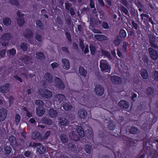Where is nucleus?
Masks as SVG:
<instances>
[{"instance_id":"c756f323","label":"nucleus","mask_w":158,"mask_h":158,"mask_svg":"<svg viewBox=\"0 0 158 158\" xmlns=\"http://www.w3.org/2000/svg\"><path fill=\"white\" fill-rule=\"evenodd\" d=\"M63 107L65 110H69L72 108V106L70 104L66 103L63 105Z\"/></svg>"},{"instance_id":"e433bc0d","label":"nucleus","mask_w":158,"mask_h":158,"mask_svg":"<svg viewBox=\"0 0 158 158\" xmlns=\"http://www.w3.org/2000/svg\"><path fill=\"white\" fill-rule=\"evenodd\" d=\"M150 155L152 156V158H158V152L157 151H154Z\"/></svg>"},{"instance_id":"79ce46f5","label":"nucleus","mask_w":158,"mask_h":158,"mask_svg":"<svg viewBox=\"0 0 158 158\" xmlns=\"http://www.w3.org/2000/svg\"><path fill=\"white\" fill-rule=\"evenodd\" d=\"M61 139L63 143H65L67 141L68 138L65 135H61Z\"/></svg>"},{"instance_id":"9b49d317","label":"nucleus","mask_w":158,"mask_h":158,"mask_svg":"<svg viewBox=\"0 0 158 158\" xmlns=\"http://www.w3.org/2000/svg\"><path fill=\"white\" fill-rule=\"evenodd\" d=\"M10 85L8 83H6L0 87V91L2 93H6L9 91Z\"/></svg>"},{"instance_id":"7ed1b4c3","label":"nucleus","mask_w":158,"mask_h":158,"mask_svg":"<svg viewBox=\"0 0 158 158\" xmlns=\"http://www.w3.org/2000/svg\"><path fill=\"white\" fill-rule=\"evenodd\" d=\"M17 16L19 17L17 19V22L19 26H22L24 23V20L23 18L24 14L19 11L17 12Z\"/></svg>"},{"instance_id":"6e6552de","label":"nucleus","mask_w":158,"mask_h":158,"mask_svg":"<svg viewBox=\"0 0 158 158\" xmlns=\"http://www.w3.org/2000/svg\"><path fill=\"white\" fill-rule=\"evenodd\" d=\"M34 145L37 148L38 152L40 154L44 153L46 151L45 147L40 143H34Z\"/></svg>"},{"instance_id":"9d476101","label":"nucleus","mask_w":158,"mask_h":158,"mask_svg":"<svg viewBox=\"0 0 158 158\" xmlns=\"http://www.w3.org/2000/svg\"><path fill=\"white\" fill-rule=\"evenodd\" d=\"M95 91L96 94L99 96H101L104 93V89L100 85H98L95 87Z\"/></svg>"},{"instance_id":"f257e3e1","label":"nucleus","mask_w":158,"mask_h":158,"mask_svg":"<svg viewBox=\"0 0 158 158\" xmlns=\"http://www.w3.org/2000/svg\"><path fill=\"white\" fill-rule=\"evenodd\" d=\"M76 129L77 131H75L73 129V131L72 133H71L69 135L70 138L75 141L79 140V138L77 133L81 137H83L84 135V131L81 127L77 126Z\"/></svg>"},{"instance_id":"f704fd0d","label":"nucleus","mask_w":158,"mask_h":158,"mask_svg":"<svg viewBox=\"0 0 158 158\" xmlns=\"http://www.w3.org/2000/svg\"><path fill=\"white\" fill-rule=\"evenodd\" d=\"M36 57L40 60L44 58V54L41 52H38L36 54Z\"/></svg>"},{"instance_id":"680f3d73","label":"nucleus","mask_w":158,"mask_h":158,"mask_svg":"<svg viewBox=\"0 0 158 158\" xmlns=\"http://www.w3.org/2000/svg\"><path fill=\"white\" fill-rule=\"evenodd\" d=\"M85 49H84V53L85 54H86L89 52L88 48V45H86L85 46ZM83 50H84V48H82Z\"/></svg>"},{"instance_id":"7c9ffc66","label":"nucleus","mask_w":158,"mask_h":158,"mask_svg":"<svg viewBox=\"0 0 158 158\" xmlns=\"http://www.w3.org/2000/svg\"><path fill=\"white\" fill-rule=\"evenodd\" d=\"M68 121L64 118H62L60 119L59 123L62 125H64L67 124Z\"/></svg>"},{"instance_id":"37998d69","label":"nucleus","mask_w":158,"mask_h":158,"mask_svg":"<svg viewBox=\"0 0 158 158\" xmlns=\"http://www.w3.org/2000/svg\"><path fill=\"white\" fill-rule=\"evenodd\" d=\"M141 17L142 19L144 22L146 21L147 20V19L148 18V16L144 14H142L141 15Z\"/></svg>"},{"instance_id":"bf43d9fd","label":"nucleus","mask_w":158,"mask_h":158,"mask_svg":"<svg viewBox=\"0 0 158 158\" xmlns=\"http://www.w3.org/2000/svg\"><path fill=\"white\" fill-rule=\"evenodd\" d=\"M143 60L144 62L147 63L148 62V60L147 56H143Z\"/></svg>"},{"instance_id":"cd10ccee","label":"nucleus","mask_w":158,"mask_h":158,"mask_svg":"<svg viewBox=\"0 0 158 158\" xmlns=\"http://www.w3.org/2000/svg\"><path fill=\"white\" fill-rule=\"evenodd\" d=\"M42 122L43 123H46L48 125H51L52 122L51 120L47 119L46 118H43L42 119Z\"/></svg>"},{"instance_id":"4d7b16f0","label":"nucleus","mask_w":158,"mask_h":158,"mask_svg":"<svg viewBox=\"0 0 158 158\" xmlns=\"http://www.w3.org/2000/svg\"><path fill=\"white\" fill-rule=\"evenodd\" d=\"M43 102L40 100H37L36 101L35 103L37 105H41L43 104Z\"/></svg>"},{"instance_id":"393cba45","label":"nucleus","mask_w":158,"mask_h":158,"mask_svg":"<svg viewBox=\"0 0 158 158\" xmlns=\"http://www.w3.org/2000/svg\"><path fill=\"white\" fill-rule=\"evenodd\" d=\"M79 72L80 74L81 75L84 77L86 76L87 74V72L84 68L80 67L79 69Z\"/></svg>"},{"instance_id":"c03bdc74","label":"nucleus","mask_w":158,"mask_h":158,"mask_svg":"<svg viewBox=\"0 0 158 158\" xmlns=\"http://www.w3.org/2000/svg\"><path fill=\"white\" fill-rule=\"evenodd\" d=\"M90 49L91 51V53L92 55H94L95 52V48L94 46L92 45H90Z\"/></svg>"},{"instance_id":"5fc2aeb1","label":"nucleus","mask_w":158,"mask_h":158,"mask_svg":"<svg viewBox=\"0 0 158 158\" xmlns=\"http://www.w3.org/2000/svg\"><path fill=\"white\" fill-rule=\"evenodd\" d=\"M9 52L10 55H13L15 54L16 51L15 50L12 49L9 51Z\"/></svg>"},{"instance_id":"39448f33","label":"nucleus","mask_w":158,"mask_h":158,"mask_svg":"<svg viewBox=\"0 0 158 158\" xmlns=\"http://www.w3.org/2000/svg\"><path fill=\"white\" fill-rule=\"evenodd\" d=\"M10 35L9 34H6L2 37V39L0 40L1 43L3 46H6L8 43V40L10 38Z\"/></svg>"},{"instance_id":"423d86ee","label":"nucleus","mask_w":158,"mask_h":158,"mask_svg":"<svg viewBox=\"0 0 158 158\" xmlns=\"http://www.w3.org/2000/svg\"><path fill=\"white\" fill-rule=\"evenodd\" d=\"M55 80L56 86L57 88L60 89H63L64 88V85L62 81L59 78L56 77Z\"/></svg>"},{"instance_id":"b1692460","label":"nucleus","mask_w":158,"mask_h":158,"mask_svg":"<svg viewBox=\"0 0 158 158\" xmlns=\"http://www.w3.org/2000/svg\"><path fill=\"white\" fill-rule=\"evenodd\" d=\"M19 73V74L23 78H26L27 76L26 75V73H27V71L24 70L23 68L21 69Z\"/></svg>"},{"instance_id":"c85d7f7f","label":"nucleus","mask_w":158,"mask_h":158,"mask_svg":"<svg viewBox=\"0 0 158 158\" xmlns=\"http://www.w3.org/2000/svg\"><path fill=\"white\" fill-rule=\"evenodd\" d=\"M95 38L99 41L105 39V36L102 35H95L94 36Z\"/></svg>"},{"instance_id":"58836bf2","label":"nucleus","mask_w":158,"mask_h":158,"mask_svg":"<svg viewBox=\"0 0 158 158\" xmlns=\"http://www.w3.org/2000/svg\"><path fill=\"white\" fill-rule=\"evenodd\" d=\"M20 120V116L18 114H16L15 115V123L17 125H18L19 123Z\"/></svg>"},{"instance_id":"3c124183","label":"nucleus","mask_w":158,"mask_h":158,"mask_svg":"<svg viewBox=\"0 0 158 158\" xmlns=\"http://www.w3.org/2000/svg\"><path fill=\"white\" fill-rule=\"evenodd\" d=\"M120 43V40L117 38H116L114 41V44L117 45H118Z\"/></svg>"},{"instance_id":"ea45409f","label":"nucleus","mask_w":158,"mask_h":158,"mask_svg":"<svg viewBox=\"0 0 158 158\" xmlns=\"http://www.w3.org/2000/svg\"><path fill=\"white\" fill-rule=\"evenodd\" d=\"M9 2L10 4L18 6L19 5V3L17 0H10Z\"/></svg>"},{"instance_id":"dca6fc26","label":"nucleus","mask_w":158,"mask_h":158,"mask_svg":"<svg viewBox=\"0 0 158 158\" xmlns=\"http://www.w3.org/2000/svg\"><path fill=\"white\" fill-rule=\"evenodd\" d=\"M36 113L39 117L42 116L45 112V109L43 107L38 106L36 108Z\"/></svg>"},{"instance_id":"e2e57ef3","label":"nucleus","mask_w":158,"mask_h":158,"mask_svg":"<svg viewBox=\"0 0 158 158\" xmlns=\"http://www.w3.org/2000/svg\"><path fill=\"white\" fill-rule=\"evenodd\" d=\"M25 62L26 64H29L31 61V59L29 57H27V58H25Z\"/></svg>"},{"instance_id":"603ef678","label":"nucleus","mask_w":158,"mask_h":158,"mask_svg":"<svg viewBox=\"0 0 158 158\" xmlns=\"http://www.w3.org/2000/svg\"><path fill=\"white\" fill-rule=\"evenodd\" d=\"M52 67L54 69L58 67L59 64L56 62H54L52 63L51 64Z\"/></svg>"},{"instance_id":"69168bd1","label":"nucleus","mask_w":158,"mask_h":158,"mask_svg":"<svg viewBox=\"0 0 158 158\" xmlns=\"http://www.w3.org/2000/svg\"><path fill=\"white\" fill-rule=\"evenodd\" d=\"M31 154V152L30 151H26L24 153V155L26 157H28L30 154Z\"/></svg>"},{"instance_id":"473e14b6","label":"nucleus","mask_w":158,"mask_h":158,"mask_svg":"<svg viewBox=\"0 0 158 158\" xmlns=\"http://www.w3.org/2000/svg\"><path fill=\"white\" fill-rule=\"evenodd\" d=\"M139 131L138 129L135 127H132L130 130V132L132 134H135Z\"/></svg>"},{"instance_id":"6e6d98bb","label":"nucleus","mask_w":158,"mask_h":158,"mask_svg":"<svg viewBox=\"0 0 158 158\" xmlns=\"http://www.w3.org/2000/svg\"><path fill=\"white\" fill-rule=\"evenodd\" d=\"M123 12L126 15H127L129 13L127 10L124 7H122L121 8Z\"/></svg>"},{"instance_id":"20e7f679","label":"nucleus","mask_w":158,"mask_h":158,"mask_svg":"<svg viewBox=\"0 0 158 158\" xmlns=\"http://www.w3.org/2000/svg\"><path fill=\"white\" fill-rule=\"evenodd\" d=\"M149 53L152 59L156 60L157 59L158 53L156 50L149 48Z\"/></svg>"},{"instance_id":"ddd939ff","label":"nucleus","mask_w":158,"mask_h":158,"mask_svg":"<svg viewBox=\"0 0 158 158\" xmlns=\"http://www.w3.org/2000/svg\"><path fill=\"white\" fill-rule=\"evenodd\" d=\"M7 115L6 110L3 109L0 110V121H2L6 118Z\"/></svg>"},{"instance_id":"412c9836","label":"nucleus","mask_w":158,"mask_h":158,"mask_svg":"<svg viewBox=\"0 0 158 158\" xmlns=\"http://www.w3.org/2000/svg\"><path fill=\"white\" fill-rule=\"evenodd\" d=\"M111 80L114 83L116 84H118L121 82V79L120 78L116 76L111 77Z\"/></svg>"},{"instance_id":"de8ad7c7","label":"nucleus","mask_w":158,"mask_h":158,"mask_svg":"<svg viewBox=\"0 0 158 158\" xmlns=\"http://www.w3.org/2000/svg\"><path fill=\"white\" fill-rule=\"evenodd\" d=\"M20 47L22 50L24 51H26L27 50V45L23 43H22Z\"/></svg>"},{"instance_id":"a19ab883","label":"nucleus","mask_w":158,"mask_h":158,"mask_svg":"<svg viewBox=\"0 0 158 158\" xmlns=\"http://www.w3.org/2000/svg\"><path fill=\"white\" fill-rule=\"evenodd\" d=\"M85 150L87 153L90 154L91 151V147L89 145H87L85 147Z\"/></svg>"},{"instance_id":"864d4df0","label":"nucleus","mask_w":158,"mask_h":158,"mask_svg":"<svg viewBox=\"0 0 158 158\" xmlns=\"http://www.w3.org/2000/svg\"><path fill=\"white\" fill-rule=\"evenodd\" d=\"M102 27L104 29H107L109 26L107 23L105 22H103L102 24Z\"/></svg>"},{"instance_id":"338daca9","label":"nucleus","mask_w":158,"mask_h":158,"mask_svg":"<svg viewBox=\"0 0 158 158\" xmlns=\"http://www.w3.org/2000/svg\"><path fill=\"white\" fill-rule=\"evenodd\" d=\"M6 54V51L5 50H2L0 52V55L2 57H3L5 56Z\"/></svg>"},{"instance_id":"774afa93","label":"nucleus","mask_w":158,"mask_h":158,"mask_svg":"<svg viewBox=\"0 0 158 158\" xmlns=\"http://www.w3.org/2000/svg\"><path fill=\"white\" fill-rule=\"evenodd\" d=\"M29 122L31 123H34L35 124L36 123L35 121L33 118H31L29 120Z\"/></svg>"},{"instance_id":"a211bd4d","label":"nucleus","mask_w":158,"mask_h":158,"mask_svg":"<svg viewBox=\"0 0 158 158\" xmlns=\"http://www.w3.org/2000/svg\"><path fill=\"white\" fill-rule=\"evenodd\" d=\"M78 114L80 118L84 119L87 116V112L83 109H80L79 111Z\"/></svg>"},{"instance_id":"0e129e2a","label":"nucleus","mask_w":158,"mask_h":158,"mask_svg":"<svg viewBox=\"0 0 158 158\" xmlns=\"http://www.w3.org/2000/svg\"><path fill=\"white\" fill-rule=\"evenodd\" d=\"M50 134V132L49 131H48L46 132L45 136H44V138L46 139L48 137Z\"/></svg>"},{"instance_id":"a878e982","label":"nucleus","mask_w":158,"mask_h":158,"mask_svg":"<svg viewBox=\"0 0 158 158\" xmlns=\"http://www.w3.org/2000/svg\"><path fill=\"white\" fill-rule=\"evenodd\" d=\"M142 77L144 79H146L148 78V74L147 71L145 69H142L141 72Z\"/></svg>"},{"instance_id":"bb28decb","label":"nucleus","mask_w":158,"mask_h":158,"mask_svg":"<svg viewBox=\"0 0 158 158\" xmlns=\"http://www.w3.org/2000/svg\"><path fill=\"white\" fill-rule=\"evenodd\" d=\"M2 23L8 26L10 24L11 20L9 18H5L3 19Z\"/></svg>"},{"instance_id":"4468645a","label":"nucleus","mask_w":158,"mask_h":158,"mask_svg":"<svg viewBox=\"0 0 158 158\" xmlns=\"http://www.w3.org/2000/svg\"><path fill=\"white\" fill-rule=\"evenodd\" d=\"M152 35L151 34H149V42L150 44L152 47L155 48H158L157 44L155 43V38L154 37L152 36L151 38Z\"/></svg>"},{"instance_id":"1a4fd4ad","label":"nucleus","mask_w":158,"mask_h":158,"mask_svg":"<svg viewBox=\"0 0 158 158\" xmlns=\"http://www.w3.org/2000/svg\"><path fill=\"white\" fill-rule=\"evenodd\" d=\"M52 75L49 73H47L45 75L44 80L45 81L44 84L45 85L46 83L50 84L52 82Z\"/></svg>"},{"instance_id":"72a5a7b5","label":"nucleus","mask_w":158,"mask_h":158,"mask_svg":"<svg viewBox=\"0 0 158 158\" xmlns=\"http://www.w3.org/2000/svg\"><path fill=\"white\" fill-rule=\"evenodd\" d=\"M119 35L120 37L122 38L125 37L127 35L125 31L124 30H121L119 32Z\"/></svg>"},{"instance_id":"0eeeda50","label":"nucleus","mask_w":158,"mask_h":158,"mask_svg":"<svg viewBox=\"0 0 158 158\" xmlns=\"http://www.w3.org/2000/svg\"><path fill=\"white\" fill-rule=\"evenodd\" d=\"M42 96L44 98H50L52 97V92L48 90H44L40 92Z\"/></svg>"},{"instance_id":"4be33fe9","label":"nucleus","mask_w":158,"mask_h":158,"mask_svg":"<svg viewBox=\"0 0 158 158\" xmlns=\"http://www.w3.org/2000/svg\"><path fill=\"white\" fill-rule=\"evenodd\" d=\"M49 116L51 118H56L57 115V111L53 109H50L49 112Z\"/></svg>"},{"instance_id":"2eb2a0df","label":"nucleus","mask_w":158,"mask_h":158,"mask_svg":"<svg viewBox=\"0 0 158 158\" xmlns=\"http://www.w3.org/2000/svg\"><path fill=\"white\" fill-rule=\"evenodd\" d=\"M23 35L26 38L29 40V42L32 44V42L31 41L32 37V32L30 30H26L24 32Z\"/></svg>"},{"instance_id":"c9c22d12","label":"nucleus","mask_w":158,"mask_h":158,"mask_svg":"<svg viewBox=\"0 0 158 158\" xmlns=\"http://www.w3.org/2000/svg\"><path fill=\"white\" fill-rule=\"evenodd\" d=\"M152 78L154 80L158 81V72L155 71L152 76Z\"/></svg>"},{"instance_id":"6ab92c4d","label":"nucleus","mask_w":158,"mask_h":158,"mask_svg":"<svg viewBox=\"0 0 158 158\" xmlns=\"http://www.w3.org/2000/svg\"><path fill=\"white\" fill-rule=\"evenodd\" d=\"M118 104L121 108H127L129 107L128 102L125 100L121 101Z\"/></svg>"},{"instance_id":"49530a36","label":"nucleus","mask_w":158,"mask_h":158,"mask_svg":"<svg viewBox=\"0 0 158 158\" xmlns=\"http://www.w3.org/2000/svg\"><path fill=\"white\" fill-rule=\"evenodd\" d=\"M36 26L37 27H39L40 29H42L43 28V25L42 23L40 20H37L36 22Z\"/></svg>"},{"instance_id":"2f4dec72","label":"nucleus","mask_w":158,"mask_h":158,"mask_svg":"<svg viewBox=\"0 0 158 158\" xmlns=\"http://www.w3.org/2000/svg\"><path fill=\"white\" fill-rule=\"evenodd\" d=\"M102 53L103 55L107 57L109 59H111V57L110 54L108 52L106 51L103 50H102Z\"/></svg>"},{"instance_id":"052dcab7","label":"nucleus","mask_w":158,"mask_h":158,"mask_svg":"<svg viewBox=\"0 0 158 158\" xmlns=\"http://www.w3.org/2000/svg\"><path fill=\"white\" fill-rule=\"evenodd\" d=\"M90 7L92 8L94 7L95 5L93 0H90Z\"/></svg>"},{"instance_id":"a18cd8bd","label":"nucleus","mask_w":158,"mask_h":158,"mask_svg":"<svg viewBox=\"0 0 158 158\" xmlns=\"http://www.w3.org/2000/svg\"><path fill=\"white\" fill-rule=\"evenodd\" d=\"M4 150L6 153L9 154L10 152L11 149L10 146H6L5 147Z\"/></svg>"},{"instance_id":"f03ea898","label":"nucleus","mask_w":158,"mask_h":158,"mask_svg":"<svg viewBox=\"0 0 158 158\" xmlns=\"http://www.w3.org/2000/svg\"><path fill=\"white\" fill-rule=\"evenodd\" d=\"M99 67L103 72L110 73V67L107 60H100Z\"/></svg>"},{"instance_id":"aec40b11","label":"nucleus","mask_w":158,"mask_h":158,"mask_svg":"<svg viewBox=\"0 0 158 158\" xmlns=\"http://www.w3.org/2000/svg\"><path fill=\"white\" fill-rule=\"evenodd\" d=\"M55 99L56 101L60 103L65 100V97L63 94H58L56 95Z\"/></svg>"},{"instance_id":"f8f14e48","label":"nucleus","mask_w":158,"mask_h":158,"mask_svg":"<svg viewBox=\"0 0 158 158\" xmlns=\"http://www.w3.org/2000/svg\"><path fill=\"white\" fill-rule=\"evenodd\" d=\"M9 140L11 145L15 150V149L18 146L16 142L15 138L13 135H11L9 137Z\"/></svg>"},{"instance_id":"4c0bfd02","label":"nucleus","mask_w":158,"mask_h":158,"mask_svg":"<svg viewBox=\"0 0 158 158\" xmlns=\"http://www.w3.org/2000/svg\"><path fill=\"white\" fill-rule=\"evenodd\" d=\"M128 45V43L126 42H124L123 43V44L122 47V49L123 51L124 52H127V46Z\"/></svg>"},{"instance_id":"8fccbe9b","label":"nucleus","mask_w":158,"mask_h":158,"mask_svg":"<svg viewBox=\"0 0 158 158\" xmlns=\"http://www.w3.org/2000/svg\"><path fill=\"white\" fill-rule=\"evenodd\" d=\"M35 38L36 39L39 41H41L42 40L41 36L38 34H36Z\"/></svg>"},{"instance_id":"f3484780","label":"nucleus","mask_w":158,"mask_h":158,"mask_svg":"<svg viewBox=\"0 0 158 158\" xmlns=\"http://www.w3.org/2000/svg\"><path fill=\"white\" fill-rule=\"evenodd\" d=\"M62 63L63 68L65 69H68L70 67L69 62L67 59L64 58L62 60Z\"/></svg>"},{"instance_id":"09e8293b","label":"nucleus","mask_w":158,"mask_h":158,"mask_svg":"<svg viewBox=\"0 0 158 158\" xmlns=\"http://www.w3.org/2000/svg\"><path fill=\"white\" fill-rule=\"evenodd\" d=\"M108 127L110 130H113L115 128V126L113 123H111L108 125Z\"/></svg>"},{"instance_id":"5701e85b","label":"nucleus","mask_w":158,"mask_h":158,"mask_svg":"<svg viewBox=\"0 0 158 158\" xmlns=\"http://www.w3.org/2000/svg\"><path fill=\"white\" fill-rule=\"evenodd\" d=\"M31 137L33 139H40L41 138V136L40 133L37 132H33L32 134Z\"/></svg>"},{"instance_id":"13d9d810","label":"nucleus","mask_w":158,"mask_h":158,"mask_svg":"<svg viewBox=\"0 0 158 158\" xmlns=\"http://www.w3.org/2000/svg\"><path fill=\"white\" fill-rule=\"evenodd\" d=\"M13 77L15 78V79L18 80L20 82H22V79L17 75H15Z\"/></svg>"}]
</instances>
